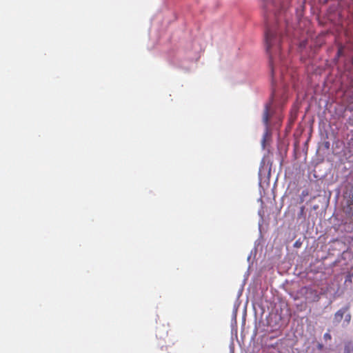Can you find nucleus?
I'll list each match as a JSON object with an SVG mask.
<instances>
[{
    "label": "nucleus",
    "instance_id": "obj_4",
    "mask_svg": "<svg viewBox=\"0 0 353 353\" xmlns=\"http://www.w3.org/2000/svg\"><path fill=\"white\" fill-rule=\"evenodd\" d=\"M323 339L325 341H330L332 339V336L329 332H326L323 335Z\"/></svg>",
    "mask_w": 353,
    "mask_h": 353
},
{
    "label": "nucleus",
    "instance_id": "obj_5",
    "mask_svg": "<svg viewBox=\"0 0 353 353\" xmlns=\"http://www.w3.org/2000/svg\"><path fill=\"white\" fill-rule=\"evenodd\" d=\"M352 316L350 313L347 314L345 317V321L346 322L347 325L350 323L351 321Z\"/></svg>",
    "mask_w": 353,
    "mask_h": 353
},
{
    "label": "nucleus",
    "instance_id": "obj_3",
    "mask_svg": "<svg viewBox=\"0 0 353 353\" xmlns=\"http://www.w3.org/2000/svg\"><path fill=\"white\" fill-rule=\"evenodd\" d=\"M350 309V306L347 305L339 310L334 315V323H339L343 318L345 313Z\"/></svg>",
    "mask_w": 353,
    "mask_h": 353
},
{
    "label": "nucleus",
    "instance_id": "obj_2",
    "mask_svg": "<svg viewBox=\"0 0 353 353\" xmlns=\"http://www.w3.org/2000/svg\"><path fill=\"white\" fill-rule=\"evenodd\" d=\"M269 119H270L269 107L268 105H266L265 109L263 112V121L266 126L265 132H264V134L263 136V139L261 141V145H262V148L263 149L265 148L266 143L268 142L271 139V132L268 128Z\"/></svg>",
    "mask_w": 353,
    "mask_h": 353
},
{
    "label": "nucleus",
    "instance_id": "obj_1",
    "mask_svg": "<svg viewBox=\"0 0 353 353\" xmlns=\"http://www.w3.org/2000/svg\"><path fill=\"white\" fill-rule=\"evenodd\" d=\"M281 30L279 26L266 25V30L265 32V41L266 45V50L269 54L270 63L272 64L274 57L280 56L281 49Z\"/></svg>",
    "mask_w": 353,
    "mask_h": 353
},
{
    "label": "nucleus",
    "instance_id": "obj_6",
    "mask_svg": "<svg viewBox=\"0 0 353 353\" xmlns=\"http://www.w3.org/2000/svg\"><path fill=\"white\" fill-rule=\"evenodd\" d=\"M304 213H305V207L302 206L300 208V212H299V213L298 214V216L301 217V216H303Z\"/></svg>",
    "mask_w": 353,
    "mask_h": 353
}]
</instances>
